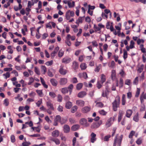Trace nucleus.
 Wrapping results in <instances>:
<instances>
[{
    "mask_svg": "<svg viewBox=\"0 0 146 146\" xmlns=\"http://www.w3.org/2000/svg\"><path fill=\"white\" fill-rule=\"evenodd\" d=\"M59 135V132L58 130H55L53 131L52 133V135L54 137H57Z\"/></svg>",
    "mask_w": 146,
    "mask_h": 146,
    "instance_id": "nucleus-19",
    "label": "nucleus"
},
{
    "mask_svg": "<svg viewBox=\"0 0 146 146\" xmlns=\"http://www.w3.org/2000/svg\"><path fill=\"white\" fill-rule=\"evenodd\" d=\"M72 67L73 68L74 70L77 69L78 67V63L76 61L73 62Z\"/></svg>",
    "mask_w": 146,
    "mask_h": 146,
    "instance_id": "nucleus-20",
    "label": "nucleus"
},
{
    "mask_svg": "<svg viewBox=\"0 0 146 146\" xmlns=\"http://www.w3.org/2000/svg\"><path fill=\"white\" fill-rule=\"evenodd\" d=\"M41 71L43 72V74H45L46 72V68L44 66H42L41 67Z\"/></svg>",
    "mask_w": 146,
    "mask_h": 146,
    "instance_id": "nucleus-33",
    "label": "nucleus"
},
{
    "mask_svg": "<svg viewBox=\"0 0 146 146\" xmlns=\"http://www.w3.org/2000/svg\"><path fill=\"white\" fill-rule=\"evenodd\" d=\"M73 87V85L72 84H70L68 86L67 88L69 90V91L70 92V94H71Z\"/></svg>",
    "mask_w": 146,
    "mask_h": 146,
    "instance_id": "nucleus-32",
    "label": "nucleus"
},
{
    "mask_svg": "<svg viewBox=\"0 0 146 146\" xmlns=\"http://www.w3.org/2000/svg\"><path fill=\"white\" fill-rule=\"evenodd\" d=\"M116 75V72L115 70H113L111 71V77L112 78L115 77Z\"/></svg>",
    "mask_w": 146,
    "mask_h": 146,
    "instance_id": "nucleus-52",
    "label": "nucleus"
},
{
    "mask_svg": "<svg viewBox=\"0 0 146 146\" xmlns=\"http://www.w3.org/2000/svg\"><path fill=\"white\" fill-rule=\"evenodd\" d=\"M72 106V103L70 102H67L66 104V108L67 109H70Z\"/></svg>",
    "mask_w": 146,
    "mask_h": 146,
    "instance_id": "nucleus-30",
    "label": "nucleus"
},
{
    "mask_svg": "<svg viewBox=\"0 0 146 146\" xmlns=\"http://www.w3.org/2000/svg\"><path fill=\"white\" fill-rule=\"evenodd\" d=\"M72 60L70 58L64 57L63 58L62 60V62L65 64H68Z\"/></svg>",
    "mask_w": 146,
    "mask_h": 146,
    "instance_id": "nucleus-13",
    "label": "nucleus"
},
{
    "mask_svg": "<svg viewBox=\"0 0 146 146\" xmlns=\"http://www.w3.org/2000/svg\"><path fill=\"white\" fill-rule=\"evenodd\" d=\"M50 82L52 85L54 86H56L58 84V82L56 80L54 79H51L50 80Z\"/></svg>",
    "mask_w": 146,
    "mask_h": 146,
    "instance_id": "nucleus-16",
    "label": "nucleus"
},
{
    "mask_svg": "<svg viewBox=\"0 0 146 146\" xmlns=\"http://www.w3.org/2000/svg\"><path fill=\"white\" fill-rule=\"evenodd\" d=\"M127 57V52L125 50H123V57L124 59H126Z\"/></svg>",
    "mask_w": 146,
    "mask_h": 146,
    "instance_id": "nucleus-54",
    "label": "nucleus"
},
{
    "mask_svg": "<svg viewBox=\"0 0 146 146\" xmlns=\"http://www.w3.org/2000/svg\"><path fill=\"white\" fill-rule=\"evenodd\" d=\"M80 123L85 127H88L89 126L90 124L88 123L87 120L84 118L81 119L79 121Z\"/></svg>",
    "mask_w": 146,
    "mask_h": 146,
    "instance_id": "nucleus-6",
    "label": "nucleus"
},
{
    "mask_svg": "<svg viewBox=\"0 0 146 146\" xmlns=\"http://www.w3.org/2000/svg\"><path fill=\"white\" fill-rule=\"evenodd\" d=\"M25 124H28L30 127H32L33 125V123L32 121H31L29 122H26L25 123Z\"/></svg>",
    "mask_w": 146,
    "mask_h": 146,
    "instance_id": "nucleus-58",
    "label": "nucleus"
},
{
    "mask_svg": "<svg viewBox=\"0 0 146 146\" xmlns=\"http://www.w3.org/2000/svg\"><path fill=\"white\" fill-rule=\"evenodd\" d=\"M84 17H79L76 21V23L78 24L82 23L84 19Z\"/></svg>",
    "mask_w": 146,
    "mask_h": 146,
    "instance_id": "nucleus-18",
    "label": "nucleus"
},
{
    "mask_svg": "<svg viewBox=\"0 0 146 146\" xmlns=\"http://www.w3.org/2000/svg\"><path fill=\"white\" fill-rule=\"evenodd\" d=\"M122 138V135H121L120 136H118L117 134L116 135L114 140L113 146H116L117 144V146H120Z\"/></svg>",
    "mask_w": 146,
    "mask_h": 146,
    "instance_id": "nucleus-2",
    "label": "nucleus"
},
{
    "mask_svg": "<svg viewBox=\"0 0 146 146\" xmlns=\"http://www.w3.org/2000/svg\"><path fill=\"white\" fill-rule=\"evenodd\" d=\"M83 86V84L82 83H80L76 85V89L78 90H80Z\"/></svg>",
    "mask_w": 146,
    "mask_h": 146,
    "instance_id": "nucleus-41",
    "label": "nucleus"
},
{
    "mask_svg": "<svg viewBox=\"0 0 146 146\" xmlns=\"http://www.w3.org/2000/svg\"><path fill=\"white\" fill-rule=\"evenodd\" d=\"M114 119L113 118L111 117L108 119L106 122L105 126L106 128L110 127L113 123Z\"/></svg>",
    "mask_w": 146,
    "mask_h": 146,
    "instance_id": "nucleus-5",
    "label": "nucleus"
},
{
    "mask_svg": "<svg viewBox=\"0 0 146 146\" xmlns=\"http://www.w3.org/2000/svg\"><path fill=\"white\" fill-rule=\"evenodd\" d=\"M40 80L42 84L44 86V87L46 88H47L48 87V86L47 85H46L45 84V82L44 81V80L42 78L40 77Z\"/></svg>",
    "mask_w": 146,
    "mask_h": 146,
    "instance_id": "nucleus-26",
    "label": "nucleus"
},
{
    "mask_svg": "<svg viewBox=\"0 0 146 146\" xmlns=\"http://www.w3.org/2000/svg\"><path fill=\"white\" fill-rule=\"evenodd\" d=\"M64 66L61 65L60 66V68L59 70V72L62 75H65L68 72L66 70L63 69Z\"/></svg>",
    "mask_w": 146,
    "mask_h": 146,
    "instance_id": "nucleus-10",
    "label": "nucleus"
},
{
    "mask_svg": "<svg viewBox=\"0 0 146 146\" xmlns=\"http://www.w3.org/2000/svg\"><path fill=\"white\" fill-rule=\"evenodd\" d=\"M49 96L52 98H54L56 96V94L53 92H50L49 93Z\"/></svg>",
    "mask_w": 146,
    "mask_h": 146,
    "instance_id": "nucleus-36",
    "label": "nucleus"
},
{
    "mask_svg": "<svg viewBox=\"0 0 146 146\" xmlns=\"http://www.w3.org/2000/svg\"><path fill=\"white\" fill-rule=\"evenodd\" d=\"M67 79L64 78H61L60 79L59 83L61 86H64L67 83Z\"/></svg>",
    "mask_w": 146,
    "mask_h": 146,
    "instance_id": "nucleus-8",
    "label": "nucleus"
},
{
    "mask_svg": "<svg viewBox=\"0 0 146 146\" xmlns=\"http://www.w3.org/2000/svg\"><path fill=\"white\" fill-rule=\"evenodd\" d=\"M3 104L5 106H8L9 104V100L7 99H5L4 101Z\"/></svg>",
    "mask_w": 146,
    "mask_h": 146,
    "instance_id": "nucleus-50",
    "label": "nucleus"
},
{
    "mask_svg": "<svg viewBox=\"0 0 146 146\" xmlns=\"http://www.w3.org/2000/svg\"><path fill=\"white\" fill-rule=\"evenodd\" d=\"M35 72L38 75H39L40 74V72L39 69L36 67H35Z\"/></svg>",
    "mask_w": 146,
    "mask_h": 146,
    "instance_id": "nucleus-47",
    "label": "nucleus"
},
{
    "mask_svg": "<svg viewBox=\"0 0 146 146\" xmlns=\"http://www.w3.org/2000/svg\"><path fill=\"white\" fill-rule=\"evenodd\" d=\"M144 67V65L141 64L138 70V72L139 73H141L143 71Z\"/></svg>",
    "mask_w": 146,
    "mask_h": 146,
    "instance_id": "nucleus-43",
    "label": "nucleus"
},
{
    "mask_svg": "<svg viewBox=\"0 0 146 146\" xmlns=\"http://www.w3.org/2000/svg\"><path fill=\"white\" fill-rule=\"evenodd\" d=\"M80 67L81 70H84L87 68V66L85 63H82L80 65Z\"/></svg>",
    "mask_w": 146,
    "mask_h": 146,
    "instance_id": "nucleus-35",
    "label": "nucleus"
},
{
    "mask_svg": "<svg viewBox=\"0 0 146 146\" xmlns=\"http://www.w3.org/2000/svg\"><path fill=\"white\" fill-rule=\"evenodd\" d=\"M46 105L48 109L46 110L47 112L50 115L52 114V111H54V108L53 104L50 100H49L46 102Z\"/></svg>",
    "mask_w": 146,
    "mask_h": 146,
    "instance_id": "nucleus-3",
    "label": "nucleus"
},
{
    "mask_svg": "<svg viewBox=\"0 0 146 146\" xmlns=\"http://www.w3.org/2000/svg\"><path fill=\"white\" fill-rule=\"evenodd\" d=\"M34 4L32 3V2H31L30 1H29L28 3V7L29 8H31V6L33 5Z\"/></svg>",
    "mask_w": 146,
    "mask_h": 146,
    "instance_id": "nucleus-60",
    "label": "nucleus"
},
{
    "mask_svg": "<svg viewBox=\"0 0 146 146\" xmlns=\"http://www.w3.org/2000/svg\"><path fill=\"white\" fill-rule=\"evenodd\" d=\"M104 104L101 102H98L96 103V106L97 107H102L103 106Z\"/></svg>",
    "mask_w": 146,
    "mask_h": 146,
    "instance_id": "nucleus-55",
    "label": "nucleus"
},
{
    "mask_svg": "<svg viewBox=\"0 0 146 146\" xmlns=\"http://www.w3.org/2000/svg\"><path fill=\"white\" fill-rule=\"evenodd\" d=\"M144 42V40L142 39L139 38L137 40V43L138 44H139L141 43H143Z\"/></svg>",
    "mask_w": 146,
    "mask_h": 146,
    "instance_id": "nucleus-63",
    "label": "nucleus"
},
{
    "mask_svg": "<svg viewBox=\"0 0 146 146\" xmlns=\"http://www.w3.org/2000/svg\"><path fill=\"white\" fill-rule=\"evenodd\" d=\"M142 140L141 138H139L136 141V143L138 145H140L142 143Z\"/></svg>",
    "mask_w": 146,
    "mask_h": 146,
    "instance_id": "nucleus-51",
    "label": "nucleus"
},
{
    "mask_svg": "<svg viewBox=\"0 0 146 146\" xmlns=\"http://www.w3.org/2000/svg\"><path fill=\"white\" fill-rule=\"evenodd\" d=\"M74 15V13L73 11L68 10L66 12L65 14L66 18L67 20H69L71 17H73Z\"/></svg>",
    "mask_w": 146,
    "mask_h": 146,
    "instance_id": "nucleus-4",
    "label": "nucleus"
},
{
    "mask_svg": "<svg viewBox=\"0 0 146 146\" xmlns=\"http://www.w3.org/2000/svg\"><path fill=\"white\" fill-rule=\"evenodd\" d=\"M140 92V89L139 88H137V90L136 93V94L135 95V96L136 97H137L139 96Z\"/></svg>",
    "mask_w": 146,
    "mask_h": 146,
    "instance_id": "nucleus-56",
    "label": "nucleus"
},
{
    "mask_svg": "<svg viewBox=\"0 0 146 146\" xmlns=\"http://www.w3.org/2000/svg\"><path fill=\"white\" fill-rule=\"evenodd\" d=\"M60 90L61 92L63 94L67 93L68 92V88L66 87L62 88Z\"/></svg>",
    "mask_w": 146,
    "mask_h": 146,
    "instance_id": "nucleus-25",
    "label": "nucleus"
},
{
    "mask_svg": "<svg viewBox=\"0 0 146 146\" xmlns=\"http://www.w3.org/2000/svg\"><path fill=\"white\" fill-rule=\"evenodd\" d=\"M57 110L59 111L62 112L63 111V108L62 106L59 105L57 108Z\"/></svg>",
    "mask_w": 146,
    "mask_h": 146,
    "instance_id": "nucleus-59",
    "label": "nucleus"
},
{
    "mask_svg": "<svg viewBox=\"0 0 146 146\" xmlns=\"http://www.w3.org/2000/svg\"><path fill=\"white\" fill-rule=\"evenodd\" d=\"M132 113V111L131 110H128L126 111L125 116L128 118H129L131 116Z\"/></svg>",
    "mask_w": 146,
    "mask_h": 146,
    "instance_id": "nucleus-15",
    "label": "nucleus"
},
{
    "mask_svg": "<svg viewBox=\"0 0 146 146\" xmlns=\"http://www.w3.org/2000/svg\"><path fill=\"white\" fill-rule=\"evenodd\" d=\"M70 130V128L69 126L67 125H64V130L65 132L68 133V132Z\"/></svg>",
    "mask_w": 146,
    "mask_h": 146,
    "instance_id": "nucleus-22",
    "label": "nucleus"
},
{
    "mask_svg": "<svg viewBox=\"0 0 146 146\" xmlns=\"http://www.w3.org/2000/svg\"><path fill=\"white\" fill-rule=\"evenodd\" d=\"M34 79L32 77H30L29 78V82L28 84L29 85H31L34 82Z\"/></svg>",
    "mask_w": 146,
    "mask_h": 146,
    "instance_id": "nucleus-38",
    "label": "nucleus"
},
{
    "mask_svg": "<svg viewBox=\"0 0 146 146\" xmlns=\"http://www.w3.org/2000/svg\"><path fill=\"white\" fill-rule=\"evenodd\" d=\"M80 125L78 124H76L73 125L71 128V129L73 131H76L78 129Z\"/></svg>",
    "mask_w": 146,
    "mask_h": 146,
    "instance_id": "nucleus-24",
    "label": "nucleus"
},
{
    "mask_svg": "<svg viewBox=\"0 0 146 146\" xmlns=\"http://www.w3.org/2000/svg\"><path fill=\"white\" fill-rule=\"evenodd\" d=\"M123 114V112L122 111L120 110L119 111L118 118V122H119L121 121Z\"/></svg>",
    "mask_w": 146,
    "mask_h": 146,
    "instance_id": "nucleus-17",
    "label": "nucleus"
},
{
    "mask_svg": "<svg viewBox=\"0 0 146 146\" xmlns=\"http://www.w3.org/2000/svg\"><path fill=\"white\" fill-rule=\"evenodd\" d=\"M91 110L90 107L86 106L82 109L81 111L83 113H87L90 111Z\"/></svg>",
    "mask_w": 146,
    "mask_h": 146,
    "instance_id": "nucleus-9",
    "label": "nucleus"
},
{
    "mask_svg": "<svg viewBox=\"0 0 146 146\" xmlns=\"http://www.w3.org/2000/svg\"><path fill=\"white\" fill-rule=\"evenodd\" d=\"M133 120L136 122H138L139 120L138 114L137 113L133 117Z\"/></svg>",
    "mask_w": 146,
    "mask_h": 146,
    "instance_id": "nucleus-31",
    "label": "nucleus"
},
{
    "mask_svg": "<svg viewBox=\"0 0 146 146\" xmlns=\"http://www.w3.org/2000/svg\"><path fill=\"white\" fill-rule=\"evenodd\" d=\"M120 102V97L119 96H117L114 101L112 103L113 110L114 111L117 110V108L119 107Z\"/></svg>",
    "mask_w": 146,
    "mask_h": 146,
    "instance_id": "nucleus-1",
    "label": "nucleus"
},
{
    "mask_svg": "<svg viewBox=\"0 0 146 146\" xmlns=\"http://www.w3.org/2000/svg\"><path fill=\"white\" fill-rule=\"evenodd\" d=\"M111 137V135H109L105 136L104 138V141H108L109 139Z\"/></svg>",
    "mask_w": 146,
    "mask_h": 146,
    "instance_id": "nucleus-46",
    "label": "nucleus"
},
{
    "mask_svg": "<svg viewBox=\"0 0 146 146\" xmlns=\"http://www.w3.org/2000/svg\"><path fill=\"white\" fill-rule=\"evenodd\" d=\"M55 121H57L58 122H60L61 120V118L60 116L59 115H56L54 119Z\"/></svg>",
    "mask_w": 146,
    "mask_h": 146,
    "instance_id": "nucleus-45",
    "label": "nucleus"
},
{
    "mask_svg": "<svg viewBox=\"0 0 146 146\" xmlns=\"http://www.w3.org/2000/svg\"><path fill=\"white\" fill-rule=\"evenodd\" d=\"M71 82L72 83L74 84H76L78 82L77 78L76 77L72 78L71 80Z\"/></svg>",
    "mask_w": 146,
    "mask_h": 146,
    "instance_id": "nucleus-37",
    "label": "nucleus"
},
{
    "mask_svg": "<svg viewBox=\"0 0 146 146\" xmlns=\"http://www.w3.org/2000/svg\"><path fill=\"white\" fill-rule=\"evenodd\" d=\"M87 94L84 91H81L79 92L77 95L79 98H83Z\"/></svg>",
    "mask_w": 146,
    "mask_h": 146,
    "instance_id": "nucleus-14",
    "label": "nucleus"
},
{
    "mask_svg": "<svg viewBox=\"0 0 146 146\" xmlns=\"http://www.w3.org/2000/svg\"><path fill=\"white\" fill-rule=\"evenodd\" d=\"M65 42L68 46H70L71 45V43L70 40L66 39L65 41Z\"/></svg>",
    "mask_w": 146,
    "mask_h": 146,
    "instance_id": "nucleus-49",
    "label": "nucleus"
},
{
    "mask_svg": "<svg viewBox=\"0 0 146 146\" xmlns=\"http://www.w3.org/2000/svg\"><path fill=\"white\" fill-rule=\"evenodd\" d=\"M78 107L76 106H73L71 110V112L72 113H74L77 110Z\"/></svg>",
    "mask_w": 146,
    "mask_h": 146,
    "instance_id": "nucleus-34",
    "label": "nucleus"
},
{
    "mask_svg": "<svg viewBox=\"0 0 146 146\" xmlns=\"http://www.w3.org/2000/svg\"><path fill=\"white\" fill-rule=\"evenodd\" d=\"M36 92L40 97L43 96V93L42 90H36Z\"/></svg>",
    "mask_w": 146,
    "mask_h": 146,
    "instance_id": "nucleus-40",
    "label": "nucleus"
},
{
    "mask_svg": "<svg viewBox=\"0 0 146 146\" xmlns=\"http://www.w3.org/2000/svg\"><path fill=\"white\" fill-rule=\"evenodd\" d=\"M122 105L124 106L125 105L126 103V96L125 94L122 95L121 99Z\"/></svg>",
    "mask_w": 146,
    "mask_h": 146,
    "instance_id": "nucleus-21",
    "label": "nucleus"
},
{
    "mask_svg": "<svg viewBox=\"0 0 146 146\" xmlns=\"http://www.w3.org/2000/svg\"><path fill=\"white\" fill-rule=\"evenodd\" d=\"M53 63V61L52 60H51L50 61L47 62L46 64L47 66H50L52 65Z\"/></svg>",
    "mask_w": 146,
    "mask_h": 146,
    "instance_id": "nucleus-62",
    "label": "nucleus"
},
{
    "mask_svg": "<svg viewBox=\"0 0 146 146\" xmlns=\"http://www.w3.org/2000/svg\"><path fill=\"white\" fill-rule=\"evenodd\" d=\"M22 5H21L19 4V7L17 6H15L14 7V9L16 11H17L18 10H20L22 8Z\"/></svg>",
    "mask_w": 146,
    "mask_h": 146,
    "instance_id": "nucleus-29",
    "label": "nucleus"
},
{
    "mask_svg": "<svg viewBox=\"0 0 146 146\" xmlns=\"http://www.w3.org/2000/svg\"><path fill=\"white\" fill-rule=\"evenodd\" d=\"M115 63L114 61H111V64L110 65L109 64V66L111 68H113L115 66Z\"/></svg>",
    "mask_w": 146,
    "mask_h": 146,
    "instance_id": "nucleus-48",
    "label": "nucleus"
},
{
    "mask_svg": "<svg viewBox=\"0 0 146 146\" xmlns=\"http://www.w3.org/2000/svg\"><path fill=\"white\" fill-rule=\"evenodd\" d=\"M50 140L54 142L56 145H59L60 143L59 140L57 139L51 138L50 139Z\"/></svg>",
    "mask_w": 146,
    "mask_h": 146,
    "instance_id": "nucleus-27",
    "label": "nucleus"
},
{
    "mask_svg": "<svg viewBox=\"0 0 146 146\" xmlns=\"http://www.w3.org/2000/svg\"><path fill=\"white\" fill-rule=\"evenodd\" d=\"M96 134L93 132H92L91 134L90 141L92 143H94L96 140Z\"/></svg>",
    "mask_w": 146,
    "mask_h": 146,
    "instance_id": "nucleus-12",
    "label": "nucleus"
},
{
    "mask_svg": "<svg viewBox=\"0 0 146 146\" xmlns=\"http://www.w3.org/2000/svg\"><path fill=\"white\" fill-rule=\"evenodd\" d=\"M135 133V132L134 131H131L130 132V134L129 135V138H132L133 135H134Z\"/></svg>",
    "mask_w": 146,
    "mask_h": 146,
    "instance_id": "nucleus-57",
    "label": "nucleus"
},
{
    "mask_svg": "<svg viewBox=\"0 0 146 146\" xmlns=\"http://www.w3.org/2000/svg\"><path fill=\"white\" fill-rule=\"evenodd\" d=\"M64 51L62 49H60L58 53V56L60 57H62L64 55Z\"/></svg>",
    "mask_w": 146,
    "mask_h": 146,
    "instance_id": "nucleus-39",
    "label": "nucleus"
},
{
    "mask_svg": "<svg viewBox=\"0 0 146 146\" xmlns=\"http://www.w3.org/2000/svg\"><path fill=\"white\" fill-rule=\"evenodd\" d=\"M144 99H146V93L144 94H142L140 97L141 102L142 103L144 102Z\"/></svg>",
    "mask_w": 146,
    "mask_h": 146,
    "instance_id": "nucleus-23",
    "label": "nucleus"
},
{
    "mask_svg": "<svg viewBox=\"0 0 146 146\" xmlns=\"http://www.w3.org/2000/svg\"><path fill=\"white\" fill-rule=\"evenodd\" d=\"M85 21L88 23H90L91 21V19L88 16H87L85 18Z\"/></svg>",
    "mask_w": 146,
    "mask_h": 146,
    "instance_id": "nucleus-64",
    "label": "nucleus"
},
{
    "mask_svg": "<svg viewBox=\"0 0 146 146\" xmlns=\"http://www.w3.org/2000/svg\"><path fill=\"white\" fill-rule=\"evenodd\" d=\"M3 76L5 77V78L7 79L10 76V74L9 72H7L5 74H3Z\"/></svg>",
    "mask_w": 146,
    "mask_h": 146,
    "instance_id": "nucleus-42",
    "label": "nucleus"
},
{
    "mask_svg": "<svg viewBox=\"0 0 146 146\" xmlns=\"http://www.w3.org/2000/svg\"><path fill=\"white\" fill-rule=\"evenodd\" d=\"M19 82L22 84V86L23 87L27 85V84L25 83L24 81L23 80H21Z\"/></svg>",
    "mask_w": 146,
    "mask_h": 146,
    "instance_id": "nucleus-61",
    "label": "nucleus"
},
{
    "mask_svg": "<svg viewBox=\"0 0 146 146\" xmlns=\"http://www.w3.org/2000/svg\"><path fill=\"white\" fill-rule=\"evenodd\" d=\"M134 44L135 42L133 40H131V41L130 42V45L129 46L131 49L133 48L134 47Z\"/></svg>",
    "mask_w": 146,
    "mask_h": 146,
    "instance_id": "nucleus-44",
    "label": "nucleus"
},
{
    "mask_svg": "<svg viewBox=\"0 0 146 146\" xmlns=\"http://www.w3.org/2000/svg\"><path fill=\"white\" fill-rule=\"evenodd\" d=\"M76 104L79 106L83 107L84 105L85 102L83 100H77L76 101Z\"/></svg>",
    "mask_w": 146,
    "mask_h": 146,
    "instance_id": "nucleus-11",
    "label": "nucleus"
},
{
    "mask_svg": "<svg viewBox=\"0 0 146 146\" xmlns=\"http://www.w3.org/2000/svg\"><path fill=\"white\" fill-rule=\"evenodd\" d=\"M106 76L103 74H102L101 77V82L102 84H103L106 81Z\"/></svg>",
    "mask_w": 146,
    "mask_h": 146,
    "instance_id": "nucleus-28",
    "label": "nucleus"
},
{
    "mask_svg": "<svg viewBox=\"0 0 146 146\" xmlns=\"http://www.w3.org/2000/svg\"><path fill=\"white\" fill-rule=\"evenodd\" d=\"M57 100L58 102H61L62 100V96L60 94L58 95L57 97Z\"/></svg>",
    "mask_w": 146,
    "mask_h": 146,
    "instance_id": "nucleus-53",
    "label": "nucleus"
},
{
    "mask_svg": "<svg viewBox=\"0 0 146 146\" xmlns=\"http://www.w3.org/2000/svg\"><path fill=\"white\" fill-rule=\"evenodd\" d=\"M102 124V121L100 120L98 122L93 123L91 125V128L92 129H96L99 127Z\"/></svg>",
    "mask_w": 146,
    "mask_h": 146,
    "instance_id": "nucleus-7",
    "label": "nucleus"
}]
</instances>
